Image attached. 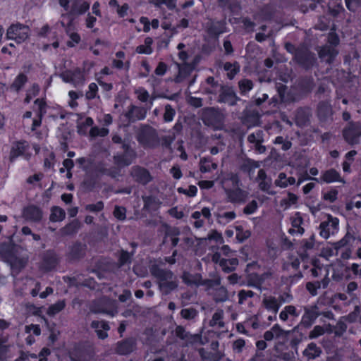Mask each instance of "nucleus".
<instances>
[{"instance_id": "f257e3e1", "label": "nucleus", "mask_w": 361, "mask_h": 361, "mask_svg": "<svg viewBox=\"0 0 361 361\" xmlns=\"http://www.w3.org/2000/svg\"><path fill=\"white\" fill-rule=\"evenodd\" d=\"M200 118L203 123L214 129L219 128L222 125L224 116L221 111L215 107H206L200 110Z\"/></svg>"}, {"instance_id": "f03ea898", "label": "nucleus", "mask_w": 361, "mask_h": 361, "mask_svg": "<svg viewBox=\"0 0 361 361\" xmlns=\"http://www.w3.org/2000/svg\"><path fill=\"white\" fill-rule=\"evenodd\" d=\"M293 59L306 71H308L314 66L317 60L315 54L312 52L305 46H300L298 47L296 56H294Z\"/></svg>"}, {"instance_id": "7ed1b4c3", "label": "nucleus", "mask_w": 361, "mask_h": 361, "mask_svg": "<svg viewBox=\"0 0 361 361\" xmlns=\"http://www.w3.org/2000/svg\"><path fill=\"white\" fill-rule=\"evenodd\" d=\"M91 311L94 313H103L114 317L117 314L116 301L107 297H102L94 300L91 306Z\"/></svg>"}, {"instance_id": "20e7f679", "label": "nucleus", "mask_w": 361, "mask_h": 361, "mask_svg": "<svg viewBox=\"0 0 361 361\" xmlns=\"http://www.w3.org/2000/svg\"><path fill=\"white\" fill-rule=\"evenodd\" d=\"M29 31L30 28L27 25L19 23L12 24L7 30L6 37L14 39L17 43H21L28 38Z\"/></svg>"}, {"instance_id": "39448f33", "label": "nucleus", "mask_w": 361, "mask_h": 361, "mask_svg": "<svg viewBox=\"0 0 361 361\" xmlns=\"http://www.w3.org/2000/svg\"><path fill=\"white\" fill-rule=\"evenodd\" d=\"M316 113L319 121L322 124H329L333 122L334 110L329 101H320L317 104Z\"/></svg>"}, {"instance_id": "423d86ee", "label": "nucleus", "mask_w": 361, "mask_h": 361, "mask_svg": "<svg viewBox=\"0 0 361 361\" xmlns=\"http://www.w3.org/2000/svg\"><path fill=\"white\" fill-rule=\"evenodd\" d=\"M343 136L349 145L358 144L359 137H361V123L360 122H350L348 126L343 129Z\"/></svg>"}, {"instance_id": "0eeeda50", "label": "nucleus", "mask_w": 361, "mask_h": 361, "mask_svg": "<svg viewBox=\"0 0 361 361\" xmlns=\"http://www.w3.org/2000/svg\"><path fill=\"white\" fill-rule=\"evenodd\" d=\"M147 112V109L144 107L130 104L123 114L126 122L125 126H129L131 123L143 120L146 117Z\"/></svg>"}, {"instance_id": "6e6552de", "label": "nucleus", "mask_w": 361, "mask_h": 361, "mask_svg": "<svg viewBox=\"0 0 361 361\" xmlns=\"http://www.w3.org/2000/svg\"><path fill=\"white\" fill-rule=\"evenodd\" d=\"M87 249V246L85 243L75 241L68 247V250L66 254L68 260L71 262H79L86 255Z\"/></svg>"}, {"instance_id": "1a4fd4ad", "label": "nucleus", "mask_w": 361, "mask_h": 361, "mask_svg": "<svg viewBox=\"0 0 361 361\" xmlns=\"http://www.w3.org/2000/svg\"><path fill=\"white\" fill-rule=\"evenodd\" d=\"M20 252H16L8 258L5 262L9 264L11 270V275L16 277L27 265L28 257L20 255Z\"/></svg>"}, {"instance_id": "9d476101", "label": "nucleus", "mask_w": 361, "mask_h": 361, "mask_svg": "<svg viewBox=\"0 0 361 361\" xmlns=\"http://www.w3.org/2000/svg\"><path fill=\"white\" fill-rule=\"evenodd\" d=\"M137 141L142 145H150L157 140L156 130L149 125H142L137 134Z\"/></svg>"}, {"instance_id": "9b49d317", "label": "nucleus", "mask_w": 361, "mask_h": 361, "mask_svg": "<svg viewBox=\"0 0 361 361\" xmlns=\"http://www.w3.org/2000/svg\"><path fill=\"white\" fill-rule=\"evenodd\" d=\"M130 175L135 182L143 185H147L153 179L149 171L140 166H133L130 169Z\"/></svg>"}, {"instance_id": "f8f14e48", "label": "nucleus", "mask_w": 361, "mask_h": 361, "mask_svg": "<svg viewBox=\"0 0 361 361\" xmlns=\"http://www.w3.org/2000/svg\"><path fill=\"white\" fill-rule=\"evenodd\" d=\"M136 348L137 339L134 337H128L117 342L114 350L118 355H128L133 353Z\"/></svg>"}, {"instance_id": "ddd939ff", "label": "nucleus", "mask_w": 361, "mask_h": 361, "mask_svg": "<svg viewBox=\"0 0 361 361\" xmlns=\"http://www.w3.org/2000/svg\"><path fill=\"white\" fill-rule=\"evenodd\" d=\"M23 247L13 242V236L8 238V242L0 243V257L6 262L16 252L23 250Z\"/></svg>"}, {"instance_id": "4468645a", "label": "nucleus", "mask_w": 361, "mask_h": 361, "mask_svg": "<svg viewBox=\"0 0 361 361\" xmlns=\"http://www.w3.org/2000/svg\"><path fill=\"white\" fill-rule=\"evenodd\" d=\"M240 99L236 95L233 88L229 86L221 85L218 101L219 102L228 103L231 106L236 104L237 101Z\"/></svg>"}, {"instance_id": "2eb2a0df", "label": "nucleus", "mask_w": 361, "mask_h": 361, "mask_svg": "<svg viewBox=\"0 0 361 361\" xmlns=\"http://www.w3.org/2000/svg\"><path fill=\"white\" fill-rule=\"evenodd\" d=\"M228 201L232 203H244L245 202L248 192L242 190L239 187L233 189L224 188Z\"/></svg>"}, {"instance_id": "dca6fc26", "label": "nucleus", "mask_w": 361, "mask_h": 361, "mask_svg": "<svg viewBox=\"0 0 361 361\" xmlns=\"http://www.w3.org/2000/svg\"><path fill=\"white\" fill-rule=\"evenodd\" d=\"M150 271L152 275L159 280V282L176 279V276L171 270L160 268L157 264H154L151 267Z\"/></svg>"}, {"instance_id": "f3484780", "label": "nucleus", "mask_w": 361, "mask_h": 361, "mask_svg": "<svg viewBox=\"0 0 361 361\" xmlns=\"http://www.w3.org/2000/svg\"><path fill=\"white\" fill-rule=\"evenodd\" d=\"M43 216L42 209L33 204L29 205L23 209V216L28 221L39 222Z\"/></svg>"}, {"instance_id": "a211bd4d", "label": "nucleus", "mask_w": 361, "mask_h": 361, "mask_svg": "<svg viewBox=\"0 0 361 361\" xmlns=\"http://www.w3.org/2000/svg\"><path fill=\"white\" fill-rule=\"evenodd\" d=\"M58 263L59 257L54 250H49L44 253L42 266L45 271H51L56 267Z\"/></svg>"}, {"instance_id": "6ab92c4d", "label": "nucleus", "mask_w": 361, "mask_h": 361, "mask_svg": "<svg viewBox=\"0 0 361 361\" xmlns=\"http://www.w3.org/2000/svg\"><path fill=\"white\" fill-rule=\"evenodd\" d=\"M312 116L310 108H300L297 110L295 115V123L300 127H305L310 124Z\"/></svg>"}, {"instance_id": "aec40b11", "label": "nucleus", "mask_w": 361, "mask_h": 361, "mask_svg": "<svg viewBox=\"0 0 361 361\" xmlns=\"http://www.w3.org/2000/svg\"><path fill=\"white\" fill-rule=\"evenodd\" d=\"M90 326L94 329L99 339L104 340L108 337L107 331L110 329V326L107 322L94 320L92 322Z\"/></svg>"}, {"instance_id": "412c9836", "label": "nucleus", "mask_w": 361, "mask_h": 361, "mask_svg": "<svg viewBox=\"0 0 361 361\" xmlns=\"http://www.w3.org/2000/svg\"><path fill=\"white\" fill-rule=\"evenodd\" d=\"M338 51L331 46H324L319 51V58L329 65L334 63Z\"/></svg>"}, {"instance_id": "4be33fe9", "label": "nucleus", "mask_w": 361, "mask_h": 361, "mask_svg": "<svg viewBox=\"0 0 361 361\" xmlns=\"http://www.w3.org/2000/svg\"><path fill=\"white\" fill-rule=\"evenodd\" d=\"M297 86L302 93L309 94L314 87V79L311 76L301 77L297 81Z\"/></svg>"}, {"instance_id": "5701e85b", "label": "nucleus", "mask_w": 361, "mask_h": 361, "mask_svg": "<svg viewBox=\"0 0 361 361\" xmlns=\"http://www.w3.org/2000/svg\"><path fill=\"white\" fill-rule=\"evenodd\" d=\"M322 353V350L321 347L314 342L309 343L302 352L303 356L307 361L317 359Z\"/></svg>"}, {"instance_id": "b1692460", "label": "nucleus", "mask_w": 361, "mask_h": 361, "mask_svg": "<svg viewBox=\"0 0 361 361\" xmlns=\"http://www.w3.org/2000/svg\"><path fill=\"white\" fill-rule=\"evenodd\" d=\"M317 309V306L312 307L311 309L305 308V314L302 317L301 321V325L305 326V328H309L314 322V320L318 317L319 313L316 312Z\"/></svg>"}, {"instance_id": "393cba45", "label": "nucleus", "mask_w": 361, "mask_h": 361, "mask_svg": "<svg viewBox=\"0 0 361 361\" xmlns=\"http://www.w3.org/2000/svg\"><path fill=\"white\" fill-rule=\"evenodd\" d=\"M80 227V221L77 219H75L72 221L71 223L66 224L63 228H61L59 231V234L60 235L61 237L73 235L78 232Z\"/></svg>"}, {"instance_id": "a878e982", "label": "nucleus", "mask_w": 361, "mask_h": 361, "mask_svg": "<svg viewBox=\"0 0 361 361\" xmlns=\"http://www.w3.org/2000/svg\"><path fill=\"white\" fill-rule=\"evenodd\" d=\"M177 66L178 67V73L174 78V81L176 83H180L191 73L194 67L188 63H184L183 66L177 63Z\"/></svg>"}, {"instance_id": "bb28decb", "label": "nucleus", "mask_w": 361, "mask_h": 361, "mask_svg": "<svg viewBox=\"0 0 361 361\" xmlns=\"http://www.w3.org/2000/svg\"><path fill=\"white\" fill-rule=\"evenodd\" d=\"M181 278L183 281L188 286H201L202 276L200 274H191L188 271H184Z\"/></svg>"}, {"instance_id": "cd10ccee", "label": "nucleus", "mask_w": 361, "mask_h": 361, "mask_svg": "<svg viewBox=\"0 0 361 361\" xmlns=\"http://www.w3.org/2000/svg\"><path fill=\"white\" fill-rule=\"evenodd\" d=\"M71 361H87L88 357L85 350L81 346H75L69 353Z\"/></svg>"}, {"instance_id": "c85d7f7f", "label": "nucleus", "mask_w": 361, "mask_h": 361, "mask_svg": "<svg viewBox=\"0 0 361 361\" xmlns=\"http://www.w3.org/2000/svg\"><path fill=\"white\" fill-rule=\"evenodd\" d=\"M178 287L176 279H172L164 282H159V288L164 295H169L172 290Z\"/></svg>"}, {"instance_id": "c756f323", "label": "nucleus", "mask_w": 361, "mask_h": 361, "mask_svg": "<svg viewBox=\"0 0 361 361\" xmlns=\"http://www.w3.org/2000/svg\"><path fill=\"white\" fill-rule=\"evenodd\" d=\"M27 80L28 78L27 75L21 73L17 75L12 84L10 85L9 88L18 92L27 82Z\"/></svg>"}, {"instance_id": "7c9ffc66", "label": "nucleus", "mask_w": 361, "mask_h": 361, "mask_svg": "<svg viewBox=\"0 0 361 361\" xmlns=\"http://www.w3.org/2000/svg\"><path fill=\"white\" fill-rule=\"evenodd\" d=\"M25 150V149L24 146V142H16L15 143H13L10 152V161L13 162L16 158L22 155L24 153Z\"/></svg>"}, {"instance_id": "2f4dec72", "label": "nucleus", "mask_w": 361, "mask_h": 361, "mask_svg": "<svg viewBox=\"0 0 361 361\" xmlns=\"http://www.w3.org/2000/svg\"><path fill=\"white\" fill-rule=\"evenodd\" d=\"M259 120V114L257 111H247L244 114V123L249 126H256Z\"/></svg>"}, {"instance_id": "473e14b6", "label": "nucleus", "mask_w": 361, "mask_h": 361, "mask_svg": "<svg viewBox=\"0 0 361 361\" xmlns=\"http://www.w3.org/2000/svg\"><path fill=\"white\" fill-rule=\"evenodd\" d=\"M142 200L144 202V209L147 210H156L161 204L159 199L154 196H143Z\"/></svg>"}, {"instance_id": "72a5a7b5", "label": "nucleus", "mask_w": 361, "mask_h": 361, "mask_svg": "<svg viewBox=\"0 0 361 361\" xmlns=\"http://www.w3.org/2000/svg\"><path fill=\"white\" fill-rule=\"evenodd\" d=\"M135 157H130L128 154H122L114 157V163L118 167L129 166Z\"/></svg>"}, {"instance_id": "f704fd0d", "label": "nucleus", "mask_w": 361, "mask_h": 361, "mask_svg": "<svg viewBox=\"0 0 361 361\" xmlns=\"http://www.w3.org/2000/svg\"><path fill=\"white\" fill-rule=\"evenodd\" d=\"M51 213L49 216L51 221H61L65 219L66 212L62 208L54 206L51 208Z\"/></svg>"}, {"instance_id": "c9c22d12", "label": "nucleus", "mask_w": 361, "mask_h": 361, "mask_svg": "<svg viewBox=\"0 0 361 361\" xmlns=\"http://www.w3.org/2000/svg\"><path fill=\"white\" fill-rule=\"evenodd\" d=\"M259 167V164L258 161H256L250 158H247L245 159L243 163L240 165V169L242 171L245 173H250L251 171L256 168Z\"/></svg>"}, {"instance_id": "e433bc0d", "label": "nucleus", "mask_w": 361, "mask_h": 361, "mask_svg": "<svg viewBox=\"0 0 361 361\" xmlns=\"http://www.w3.org/2000/svg\"><path fill=\"white\" fill-rule=\"evenodd\" d=\"M322 180L326 183H331L334 181H341L344 182L342 179L340 178L339 173L335 169H330L323 174Z\"/></svg>"}, {"instance_id": "4c0bfd02", "label": "nucleus", "mask_w": 361, "mask_h": 361, "mask_svg": "<svg viewBox=\"0 0 361 361\" xmlns=\"http://www.w3.org/2000/svg\"><path fill=\"white\" fill-rule=\"evenodd\" d=\"M264 305L267 310H271L276 313L279 311L281 304L278 303L277 300L274 297H265L262 301Z\"/></svg>"}, {"instance_id": "58836bf2", "label": "nucleus", "mask_w": 361, "mask_h": 361, "mask_svg": "<svg viewBox=\"0 0 361 361\" xmlns=\"http://www.w3.org/2000/svg\"><path fill=\"white\" fill-rule=\"evenodd\" d=\"M90 8V4L87 2H82L79 4L78 1H75L71 7V14H82L85 13Z\"/></svg>"}, {"instance_id": "ea45409f", "label": "nucleus", "mask_w": 361, "mask_h": 361, "mask_svg": "<svg viewBox=\"0 0 361 361\" xmlns=\"http://www.w3.org/2000/svg\"><path fill=\"white\" fill-rule=\"evenodd\" d=\"M225 71H228L227 76L229 79H233L235 75L239 71L240 66L237 62L231 63L226 62L224 65Z\"/></svg>"}, {"instance_id": "a19ab883", "label": "nucleus", "mask_w": 361, "mask_h": 361, "mask_svg": "<svg viewBox=\"0 0 361 361\" xmlns=\"http://www.w3.org/2000/svg\"><path fill=\"white\" fill-rule=\"evenodd\" d=\"M120 252L121 254L118 259L119 267H123L126 264H130L132 262L134 251L128 252L126 250H121Z\"/></svg>"}, {"instance_id": "79ce46f5", "label": "nucleus", "mask_w": 361, "mask_h": 361, "mask_svg": "<svg viewBox=\"0 0 361 361\" xmlns=\"http://www.w3.org/2000/svg\"><path fill=\"white\" fill-rule=\"evenodd\" d=\"M228 299V291L226 288L221 286L216 290V293L214 295V300L216 302H225Z\"/></svg>"}, {"instance_id": "37998d69", "label": "nucleus", "mask_w": 361, "mask_h": 361, "mask_svg": "<svg viewBox=\"0 0 361 361\" xmlns=\"http://www.w3.org/2000/svg\"><path fill=\"white\" fill-rule=\"evenodd\" d=\"M238 87L242 94H246L253 87V82L251 80L244 78L238 82Z\"/></svg>"}, {"instance_id": "c03bdc74", "label": "nucleus", "mask_w": 361, "mask_h": 361, "mask_svg": "<svg viewBox=\"0 0 361 361\" xmlns=\"http://www.w3.org/2000/svg\"><path fill=\"white\" fill-rule=\"evenodd\" d=\"M199 354L201 358L204 361H219L220 357L218 356L217 354L213 353H207L204 350V348H200L199 350Z\"/></svg>"}, {"instance_id": "a18cd8bd", "label": "nucleus", "mask_w": 361, "mask_h": 361, "mask_svg": "<svg viewBox=\"0 0 361 361\" xmlns=\"http://www.w3.org/2000/svg\"><path fill=\"white\" fill-rule=\"evenodd\" d=\"M65 307V302L63 300L58 301L54 305H51L47 310V314L54 316Z\"/></svg>"}, {"instance_id": "49530a36", "label": "nucleus", "mask_w": 361, "mask_h": 361, "mask_svg": "<svg viewBox=\"0 0 361 361\" xmlns=\"http://www.w3.org/2000/svg\"><path fill=\"white\" fill-rule=\"evenodd\" d=\"M180 234V231L178 228L165 225V238L168 237L170 238H178Z\"/></svg>"}, {"instance_id": "de8ad7c7", "label": "nucleus", "mask_w": 361, "mask_h": 361, "mask_svg": "<svg viewBox=\"0 0 361 361\" xmlns=\"http://www.w3.org/2000/svg\"><path fill=\"white\" fill-rule=\"evenodd\" d=\"M175 114V109L170 104H166L164 108V114L163 116L164 121L165 122L171 121L173 119Z\"/></svg>"}, {"instance_id": "09e8293b", "label": "nucleus", "mask_w": 361, "mask_h": 361, "mask_svg": "<svg viewBox=\"0 0 361 361\" xmlns=\"http://www.w3.org/2000/svg\"><path fill=\"white\" fill-rule=\"evenodd\" d=\"M126 209L124 207L115 206L114 210V216L119 221H123L126 218Z\"/></svg>"}, {"instance_id": "8fccbe9b", "label": "nucleus", "mask_w": 361, "mask_h": 361, "mask_svg": "<svg viewBox=\"0 0 361 361\" xmlns=\"http://www.w3.org/2000/svg\"><path fill=\"white\" fill-rule=\"evenodd\" d=\"M71 76L73 79V84L74 85L82 84L84 80L82 73L80 68H76L72 71Z\"/></svg>"}, {"instance_id": "3c124183", "label": "nucleus", "mask_w": 361, "mask_h": 361, "mask_svg": "<svg viewBox=\"0 0 361 361\" xmlns=\"http://www.w3.org/2000/svg\"><path fill=\"white\" fill-rule=\"evenodd\" d=\"M109 133V130L105 128H99L97 126L92 127L90 131V134L92 137H104Z\"/></svg>"}, {"instance_id": "603ef678", "label": "nucleus", "mask_w": 361, "mask_h": 361, "mask_svg": "<svg viewBox=\"0 0 361 361\" xmlns=\"http://www.w3.org/2000/svg\"><path fill=\"white\" fill-rule=\"evenodd\" d=\"M39 91V87L37 84H33L31 90H28L26 94V97L24 99L25 103L28 104L32 97H35L37 95Z\"/></svg>"}, {"instance_id": "864d4df0", "label": "nucleus", "mask_w": 361, "mask_h": 361, "mask_svg": "<svg viewBox=\"0 0 361 361\" xmlns=\"http://www.w3.org/2000/svg\"><path fill=\"white\" fill-rule=\"evenodd\" d=\"M197 312L194 308L183 309L180 315L185 319H192L196 317Z\"/></svg>"}, {"instance_id": "5fc2aeb1", "label": "nucleus", "mask_w": 361, "mask_h": 361, "mask_svg": "<svg viewBox=\"0 0 361 361\" xmlns=\"http://www.w3.org/2000/svg\"><path fill=\"white\" fill-rule=\"evenodd\" d=\"M325 333V329L322 326H315L314 329L310 332L309 338L311 339L316 338Z\"/></svg>"}, {"instance_id": "6e6d98bb", "label": "nucleus", "mask_w": 361, "mask_h": 361, "mask_svg": "<svg viewBox=\"0 0 361 361\" xmlns=\"http://www.w3.org/2000/svg\"><path fill=\"white\" fill-rule=\"evenodd\" d=\"M177 191L179 192V193H181V194H185L188 197H194L197 194V188L196 186L195 185H190L189 187V189L188 190H185L181 187L178 188L177 189Z\"/></svg>"}, {"instance_id": "4d7b16f0", "label": "nucleus", "mask_w": 361, "mask_h": 361, "mask_svg": "<svg viewBox=\"0 0 361 361\" xmlns=\"http://www.w3.org/2000/svg\"><path fill=\"white\" fill-rule=\"evenodd\" d=\"M221 284V278L219 276L214 279H202L201 286H206L208 288H211L215 286Z\"/></svg>"}, {"instance_id": "13d9d810", "label": "nucleus", "mask_w": 361, "mask_h": 361, "mask_svg": "<svg viewBox=\"0 0 361 361\" xmlns=\"http://www.w3.org/2000/svg\"><path fill=\"white\" fill-rule=\"evenodd\" d=\"M334 334L336 336L341 337L347 329V325L344 322L339 321L335 327Z\"/></svg>"}, {"instance_id": "bf43d9fd", "label": "nucleus", "mask_w": 361, "mask_h": 361, "mask_svg": "<svg viewBox=\"0 0 361 361\" xmlns=\"http://www.w3.org/2000/svg\"><path fill=\"white\" fill-rule=\"evenodd\" d=\"M258 204L257 201L252 200L245 208L243 209V213L245 214H253L257 209Z\"/></svg>"}, {"instance_id": "052dcab7", "label": "nucleus", "mask_w": 361, "mask_h": 361, "mask_svg": "<svg viewBox=\"0 0 361 361\" xmlns=\"http://www.w3.org/2000/svg\"><path fill=\"white\" fill-rule=\"evenodd\" d=\"M104 208V203L102 201L97 202L96 204H87L85 209L92 212H100Z\"/></svg>"}, {"instance_id": "680f3d73", "label": "nucleus", "mask_w": 361, "mask_h": 361, "mask_svg": "<svg viewBox=\"0 0 361 361\" xmlns=\"http://www.w3.org/2000/svg\"><path fill=\"white\" fill-rule=\"evenodd\" d=\"M255 293L252 290H241L238 293V297H239V301L238 302L240 304H243L244 301L247 299V298H252L254 296Z\"/></svg>"}, {"instance_id": "e2e57ef3", "label": "nucleus", "mask_w": 361, "mask_h": 361, "mask_svg": "<svg viewBox=\"0 0 361 361\" xmlns=\"http://www.w3.org/2000/svg\"><path fill=\"white\" fill-rule=\"evenodd\" d=\"M98 87L97 85L92 82L89 85V91L86 92V98L88 100L92 99L96 97Z\"/></svg>"}, {"instance_id": "0e129e2a", "label": "nucleus", "mask_w": 361, "mask_h": 361, "mask_svg": "<svg viewBox=\"0 0 361 361\" xmlns=\"http://www.w3.org/2000/svg\"><path fill=\"white\" fill-rule=\"evenodd\" d=\"M81 186L85 191H91L95 186V182L92 178H87L82 181Z\"/></svg>"}, {"instance_id": "69168bd1", "label": "nucleus", "mask_w": 361, "mask_h": 361, "mask_svg": "<svg viewBox=\"0 0 361 361\" xmlns=\"http://www.w3.org/2000/svg\"><path fill=\"white\" fill-rule=\"evenodd\" d=\"M275 185L281 188H286L288 185L286 182V174L285 173H280L278 179L275 180Z\"/></svg>"}, {"instance_id": "338daca9", "label": "nucleus", "mask_w": 361, "mask_h": 361, "mask_svg": "<svg viewBox=\"0 0 361 361\" xmlns=\"http://www.w3.org/2000/svg\"><path fill=\"white\" fill-rule=\"evenodd\" d=\"M348 10L355 11L361 4V0H345Z\"/></svg>"}, {"instance_id": "774afa93", "label": "nucleus", "mask_w": 361, "mask_h": 361, "mask_svg": "<svg viewBox=\"0 0 361 361\" xmlns=\"http://www.w3.org/2000/svg\"><path fill=\"white\" fill-rule=\"evenodd\" d=\"M97 285V282L92 277L85 279L82 283H80V286L87 287L91 290H95Z\"/></svg>"}]
</instances>
